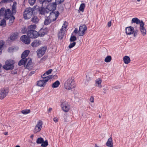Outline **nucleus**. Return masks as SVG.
<instances>
[{"label": "nucleus", "mask_w": 147, "mask_h": 147, "mask_svg": "<svg viewBox=\"0 0 147 147\" xmlns=\"http://www.w3.org/2000/svg\"><path fill=\"white\" fill-rule=\"evenodd\" d=\"M74 80V77L72 76L67 80L65 82L64 85L65 89L69 90L76 87L75 82Z\"/></svg>", "instance_id": "nucleus-1"}, {"label": "nucleus", "mask_w": 147, "mask_h": 147, "mask_svg": "<svg viewBox=\"0 0 147 147\" xmlns=\"http://www.w3.org/2000/svg\"><path fill=\"white\" fill-rule=\"evenodd\" d=\"M35 10L34 7L32 8L31 7L26 8L23 12V16L25 19H29L32 17L33 12Z\"/></svg>", "instance_id": "nucleus-2"}, {"label": "nucleus", "mask_w": 147, "mask_h": 147, "mask_svg": "<svg viewBox=\"0 0 147 147\" xmlns=\"http://www.w3.org/2000/svg\"><path fill=\"white\" fill-rule=\"evenodd\" d=\"M48 6L44 7L42 5L41 6H39L37 5H36L34 6V9L35 10L38 11L40 14L45 15L46 13H49V10L48 9Z\"/></svg>", "instance_id": "nucleus-3"}, {"label": "nucleus", "mask_w": 147, "mask_h": 147, "mask_svg": "<svg viewBox=\"0 0 147 147\" xmlns=\"http://www.w3.org/2000/svg\"><path fill=\"white\" fill-rule=\"evenodd\" d=\"M15 63V61L11 59L7 60L5 62V64L3 66L4 69L6 70H12L14 67V64Z\"/></svg>", "instance_id": "nucleus-4"}, {"label": "nucleus", "mask_w": 147, "mask_h": 147, "mask_svg": "<svg viewBox=\"0 0 147 147\" xmlns=\"http://www.w3.org/2000/svg\"><path fill=\"white\" fill-rule=\"evenodd\" d=\"M27 34L30 38L32 39H35L38 36V32L32 29L28 30Z\"/></svg>", "instance_id": "nucleus-5"}, {"label": "nucleus", "mask_w": 147, "mask_h": 147, "mask_svg": "<svg viewBox=\"0 0 147 147\" xmlns=\"http://www.w3.org/2000/svg\"><path fill=\"white\" fill-rule=\"evenodd\" d=\"M47 49L46 46L41 47L40 49L37 50L36 52L38 58L42 57L45 53Z\"/></svg>", "instance_id": "nucleus-6"}, {"label": "nucleus", "mask_w": 147, "mask_h": 147, "mask_svg": "<svg viewBox=\"0 0 147 147\" xmlns=\"http://www.w3.org/2000/svg\"><path fill=\"white\" fill-rule=\"evenodd\" d=\"M42 125V121L41 120H39L37 123L35 128L34 129V134H36L39 132L41 130Z\"/></svg>", "instance_id": "nucleus-7"}, {"label": "nucleus", "mask_w": 147, "mask_h": 147, "mask_svg": "<svg viewBox=\"0 0 147 147\" xmlns=\"http://www.w3.org/2000/svg\"><path fill=\"white\" fill-rule=\"evenodd\" d=\"M87 28L85 24L80 26L79 30V36H83L85 34V31L87 30Z\"/></svg>", "instance_id": "nucleus-8"}, {"label": "nucleus", "mask_w": 147, "mask_h": 147, "mask_svg": "<svg viewBox=\"0 0 147 147\" xmlns=\"http://www.w3.org/2000/svg\"><path fill=\"white\" fill-rule=\"evenodd\" d=\"M48 4V7H49V8L48 9L49 10V12L53 11H55L56 10L57 5L56 2L55 1L52 3V1H51V2L49 3Z\"/></svg>", "instance_id": "nucleus-9"}, {"label": "nucleus", "mask_w": 147, "mask_h": 147, "mask_svg": "<svg viewBox=\"0 0 147 147\" xmlns=\"http://www.w3.org/2000/svg\"><path fill=\"white\" fill-rule=\"evenodd\" d=\"M30 38L28 35H23L20 38L22 41L26 45H28L30 43L31 41Z\"/></svg>", "instance_id": "nucleus-10"}, {"label": "nucleus", "mask_w": 147, "mask_h": 147, "mask_svg": "<svg viewBox=\"0 0 147 147\" xmlns=\"http://www.w3.org/2000/svg\"><path fill=\"white\" fill-rule=\"evenodd\" d=\"M125 31L126 34L127 35L133 34L134 31V28L131 26L127 27L125 28Z\"/></svg>", "instance_id": "nucleus-11"}, {"label": "nucleus", "mask_w": 147, "mask_h": 147, "mask_svg": "<svg viewBox=\"0 0 147 147\" xmlns=\"http://www.w3.org/2000/svg\"><path fill=\"white\" fill-rule=\"evenodd\" d=\"M1 98L3 99L8 94L9 89L8 88H3L1 90Z\"/></svg>", "instance_id": "nucleus-12"}, {"label": "nucleus", "mask_w": 147, "mask_h": 147, "mask_svg": "<svg viewBox=\"0 0 147 147\" xmlns=\"http://www.w3.org/2000/svg\"><path fill=\"white\" fill-rule=\"evenodd\" d=\"M144 23L143 22H142L140 24V31L143 36H145L146 34V30L144 27Z\"/></svg>", "instance_id": "nucleus-13"}, {"label": "nucleus", "mask_w": 147, "mask_h": 147, "mask_svg": "<svg viewBox=\"0 0 147 147\" xmlns=\"http://www.w3.org/2000/svg\"><path fill=\"white\" fill-rule=\"evenodd\" d=\"M11 13V11L10 9H5L4 14V18L7 20L9 19L10 17Z\"/></svg>", "instance_id": "nucleus-14"}, {"label": "nucleus", "mask_w": 147, "mask_h": 147, "mask_svg": "<svg viewBox=\"0 0 147 147\" xmlns=\"http://www.w3.org/2000/svg\"><path fill=\"white\" fill-rule=\"evenodd\" d=\"M39 3L41 4L42 6L45 7L49 6V3L51 2V0H38Z\"/></svg>", "instance_id": "nucleus-15"}, {"label": "nucleus", "mask_w": 147, "mask_h": 147, "mask_svg": "<svg viewBox=\"0 0 147 147\" xmlns=\"http://www.w3.org/2000/svg\"><path fill=\"white\" fill-rule=\"evenodd\" d=\"M18 36V34L17 32L13 33L10 35L9 38H8L12 41H14L16 39Z\"/></svg>", "instance_id": "nucleus-16"}, {"label": "nucleus", "mask_w": 147, "mask_h": 147, "mask_svg": "<svg viewBox=\"0 0 147 147\" xmlns=\"http://www.w3.org/2000/svg\"><path fill=\"white\" fill-rule=\"evenodd\" d=\"M45 29L47 30L48 28L46 27L45 28L43 29L41 28L39 30L40 33H38V36L40 37H43L45 35L47 34L49 32L48 31H46L45 32H42V31L43 30H45Z\"/></svg>", "instance_id": "nucleus-17"}, {"label": "nucleus", "mask_w": 147, "mask_h": 147, "mask_svg": "<svg viewBox=\"0 0 147 147\" xmlns=\"http://www.w3.org/2000/svg\"><path fill=\"white\" fill-rule=\"evenodd\" d=\"M41 41L40 40H36L33 41L31 43V46L33 47H35L39 46Z\"/></svg>", "instance_id": "nucleus-18"}, {"label": "nucleus", "mask_w": 147, "mask_h": 147, "mask_svg": "<svg viewBox=\"0 0 147 147\" xmlns=\"http://www.w3.org/2000/svg\"><path fill=\"white\" fill-rule=\"evenodd\" d=\"M21 58L22 59L19 61L18 65L19 66L24 65V66L25 65H26V64L28 61V59L23 57Z\"/></svg>", "instance_id": "nucleus-19"}, {"label": "nucleus", "mask_w": 147, "mask_h": 147, "mask_svg": "<svg viewBox=\"0 0 147 147\" xmlns=\"http://www.w3.org/2000/svg\"><path fill=\"white\" fill-rule=\"evenodd\" d=\"M106 145L108 147H113L112 138L111 137H110L108 139Z\"/></svg>", "instance_id": "nucleus-20"}, {"label": "nucleus", "mask_w": 147, "mask_h": 147, "mask_svg": "<svg viewBox=\"0 0 147 147\" xmlns=\"http://www.w3.org/2000/svg\"><path fill=\"white\" fill-rule=\"evenodd\" d=\"M19 49L18 47L17 46H11L9 47L7 49V51L9 53L13 52L14 51L18 50Z\"/></svg>", "instance_id": "nucleus-21"}, {"label": "nucleus", "mask_w": 147, "mask_h": 147, "mask_svg": "<svg viewBox=\"0 0 147 147\" xmlns=\"http://www.w3.org/2000/svg\"><path fill=\"white\" fill-rule=\"evenodd\" d=\"M30 52V50H25L22 53L21 58H26Z\"/></svg>", "instance_id": "nucleus-22"}, {"label": "nucleus", "mask_w": 147, "mask_h": 147, "mask_svg": "<svg viewBox=\"0 0 147 147\" xmlns=\"http://www.w3.org/2000/svg\"><path fill=\"white\" fill-rule=\"evenodd\" d=\"M61 107L63 110L65 112H68L69 109V107H68L67 104L63 103L61 104Z\"/></svg>", "instance_id": "nucleus-23"}, {"label": "nucleus", "mask_w": 147, "mask_h": 147, "mask_svg": "<svg viewBox=\"0 0 147 147\" xmlns=\"http://www.w3.org/2000/svg\"><path fill=\"white\" fill-rule=\"evenodd\" d=\"M142 22H143L142 20L140 21V20L138 19L137 18H134L132 19L131 22L132 23H136L137 24H139L140 25V24Z\"/></svg>", "instance_id": "nucleus-24"}, {"label": "nucleus", "mask_w": 147, "mask_h": 147, "mask_svg": "<svg viewBox=\"0 0 147 147\" xmlns=\"http://www.w3.org/2000/svg\"><path fill=\"white\" fill-rule=\"evenodd\" d=\"M124 62L126 64H128L131 61L129 57L127 56H125L123 58Z\"/></svg>", "instance_id": "nucleus-25"}, {"label": "nucleus", "mask_w": 147, "mask_h": 147, "mask_svg": "<svg viewBox=\"0 0 147 147\" xmlns=\"http://www.w3.org/2000/svg\"><path fill=\"white\" fill-rule=\"evenodd\" d=\"M37 82V85L41 87H44L47 84L46 83L44 82L42 80L38 81Z\"/></svg>", "instance_id": "nucleus-26"}, {"label": "nucleus", "mask_w": 147, "mask_h": 147, "mask_svg": "<svg viewBox=\"0 0 147 147\" xmlns=\"http://www.w3.org/2000/svg\"><path fill=\"white\" fill-rule=\"evenodd\" d=\"M39 19L37 16H34L33 14V16L32 18L31 19V21L33 23L35 24H37L38 22Z\"/></svg>", "instance_id": "nucleus-27"}, {"label": "nucleus", "mask_w": 147, "mask_h": 147, "mask_svg": "<svg viewBox=\"0 0 147 147\" xmlns=\"http://www.w3.org/2000/svg\"><path fill=\"white\" fill-rule=\"evenodd\" d=\"M5 42L3 40H0V55L2 54L3 47L4 45Z\"/></svg>", "instance_id": "nucleus-28"}, {"label": "nucleus", "mask_w": 147, "mask_h": 147, "mask_svg": "<svg viewBox=\"0 0 147 147\" xmlns=\"http://www.w3.org/2000/svg\"><path fill=\"white\" fill-rule=\"evenodd\" d=\"M52 22V20L48 17H47L44 21V24L45 25H47Z\"/></svg>", "instance_id": "nucleus-29"}, {"label": "nucleus", "mask_w": 147, "mask_h": 147, "mask_svg": "<svg viewBox=\"0 0 147 147\" xmlns=\"http://www.w3.org/2000/svg\"><path fill=\"white\" fill-rule=\"evenodd\" d=\"M60 82L58 80H57L54 83H53L52 85V88H56L57 87L60 85Z\"/></svg>", "instance_id": "nucleus-30"}, {"label": "nucleus", "mask_w": 147, "mask_h": 147, "mask_svg": "<svg viewBox=\"0 0 147 147\" xmlns=\"http://www.w3.org/2000/svg\"><path fill=\"white\" fill-rule=\"evenodd\" d=\"M77 38L76 36L73 35V33L71 34V36L69 39L71 42H75V41L77 40Z\"/></svg>", "instance_id": "nucleus-31"}, {"label": "nucleus", "mask_w": 147, "mask_h": 147, "mask_svg": "<svg viewBox=\"0 0 147 147\" xmlns=\"http://www.w3.org/2000/svg\"><path fill=\"white\" fill-rule=\"evenodd\" d=\"M32 63V59H31L30 58V59L28 61L26 65H25L24 67L25 68H26L28 69H29V66Z\"/></svg>", "instance_id": "nucleus-32"}, {"label": "nucleus", "mask_w": 147, "mask_h": 147, "mask_svg": "<svg viewBox=\"0 0 147 147\" xmlns=\"http://www.w3.org/2000/svg\"><path fill=\"white\" fill-rule=\"evenodd\" d=\"M53 14H55V17H56V18H58V16L59 15V12L58 11H51V12L50 13V16L51 15H52Z\"/></svg>", "instance_id": "nucleus-33"}, {"label": "nucleus", "mask_w": 147, "mask_h": 147, "mask_svg": "<svg viewBox=\"0 0 147 147\" xmlns=\"http://www.w3.org/2000/svg\"><path fill=\"white\" fill-rule=\"evenodd\" d=\"M9 18V23H11L12 24L14 22V20L15 19V17L13 15L11 14Z\"/></svg>", "instance_id": "nucleus-34"}, {"label": "nucleus", "mask_w": 147, "mask_h": 147, "mask_svg": "<svg viewBox=\"0 0 147 147\" xmlns=\"http://www.w3.org/2000/svg\"><path fill=\"white\" fill-rule=\"evenodd\" d=\"M101 80L100 78L98 79L96 81V84H98V87L100 88L102 87V85L101 84Z\"/></svg>", "instance_id": "nucleus-35"}, {"label": "nucleus", "mask_w": 147, "mask_h": 147, "mask_svg": "<svg viewBox=\"0 0 147 147\" xmlns=\"http://www.w3.org/2000/svg\"><path fill=\"white\" fill-rule=\"evenodd\" d=\"M16 6H12L11 8V14L14 15L16 12Z\"/></svg>", "instance_id": "nucleus-36"}, {"label": "nucleus", "mask_w": 147, "mask_h": 147, "mask_svg": "<svg viewBox=\"0 0 147 147\" xmlns=\"http://www.w3.org/2000/svg\"><path fill=\"white\" fill-rule=\"evenodd\" d=\"M112 59L111 57V56H107L105 59V61L107 63L110 62Z\"/></svg>", "instance_id": "nucleus-37"}, {"label": "nucleus", "mask_w": 147, "mask_h": 147, "mask_svg": "<svg viewBox=\"0 0 147 147\" xmlns=\"http://www.w3.org/2000/svg\"><path fill=\"white\" fill-rule=\"evenodd\" d=\"M44 140L43 138L40 137L38 138L36 141V142L38 144H42Z\"/></svg>", "instance_id": "nucleus-38"}, {"label": "nucleus", "mask_w": 147, "mask_h": 147, "mask_svg": "<svg viewBox=\"0 0 147 147\" xmlns=\"http://www.w3.org/2000/svg\"><path fill=\"white\" fill-rule=\"evenodd\" d=\"M48 145V141L47 140H45V141L43 140V142L42 143L41 146L43 147H47Z\"/></svg>", "instance_id": "nucleus-39"}, {"label": "nucleus", "mask_w": 147, "mask_h": 147, "mask_svg": "<svg viewBox=\"0 0 147 147\" xmlns=\"http://www.w3.org/2000/svg\"><path fill=\"white\" fill-rule=\"evenodd\" d=\"M5 9L4 7H2L0 9V16H3L5 12Z\"/></svg>", "instance_id": "nucleus-40"}, {"label": "nucleus", "mask_w": 147, "mask_h": 147, "mask_svg": "<svg viewBox=\"0 0 147 147\" xmlns=\"http://www.w3.org/2000/svg\"><path fill=\"white\" fill-rule=\"evenodd\" d=\"M85 5L84 3H82L81 4L79 7V10L80 11L83 12L84 10Z\"/></svg>", "instance_id": "nucleus-41"}, {"label": "nucleus", "mask_w": 147, "mask_h": 147, "mask_svg": "<svg viewBox=\"0 0 147 147\" xmlns=\"http://www.w3.org/2000/svg\"><path fill=\"white\" fill-rule=\"evenodd\" d=\"M36 26L35 24L31 25L30 26H29L28 27V30H30V29H32L34 30H35L36 28Z\"/></svg>", "instance_id": "nucleus-42"}, {"label": "nucleus", "mask_w": 147, "mask_h": 147, "mask_svg": "<svg viewBox=\"0 0 147 147\" xmlns=\"http://www.w3.org/2000/svg\"><path fill=\"white\" fill-rule=\"evenodd\" d=\"M64 33L62 32H59L58 34V38L59 39L61 40L63 39L64 36Z\"/></svg>", "instance_id": "nucleus-43"}, {"label": "nucleus", "mask_w": 147, "mask_h": 147, "mask_svg": "<svg viewBox=\"0 0 147 147\" xmlns=\"http://www.w3.org/2000/svg\"><path fill=\"white\" fill-rule=\"evenodd\" d=\"M1 18H0V19ZM4 25H6V21L5 19H3L2 20L0 23V26H4Z\"/></svg>", "instance_id": "nucleus-44"}, {"label": "nucleus", "mask_w": 147, "mask_h": 147, "mask_svg": "<svg viewBox=\"0 0 147 147\" xmlns=\"http://www.w3.org/2000/svg\"><path fill=\"white\" fill-rule=\"evenodd\" d=\"M30 109H25L21 111V112L22 113L24 114H26L29 113L30 112Z\"/></svg>", "instance_id": "nucleus-45"}, {"label": "nucleus", "mask_w": 147, "mask_h": 147, "mask_svg": "<svg viewBox=\"0 0 147 147\" xmlns=\"http://www.w3.org/2000/svg\"><path fill=\"white\" fill-rule=\"evenodd\" d=\"M27 29L26 27H24L22 28L21 30V32L23 34H25L27 32Z\"/></svg>", "instance_id": "nucleus-46"}, {"label": "nucleus", "mask_w": 147, "mask_h": 147, "mask_svg": "<svg viewBox=\"0 0 147 147\" xmlns=\"http://www.w3.org/2000/svg\"><path fill=\"white\" fill-rule=\"evenodd\" d=\"M76 42H73L71 43L68 46L69 48L71 49L73 48L76 45Z\"/></svg>", "instance_id": "nucleus-47"}, {"label": "nucleus", "mask_w": 147, "mask_h": 147, "mask_svg": "<svg viewBox=\"0 0 147 147\" xmlns=\"http://www.w3.org/2000/svg\"><path fill=\"white\" fill-rule=\"evenodd\" d=\"M36 1V0H28V3L31 5H33Z\"/></svg>", "instance_id": "nucleus-48"}, {"label": "nucleus", "mask_w": 147, "mask_h": 147, "mask_svg": "<svg viewBox=\"0 0 147 147\" xmlns=\"http://www.w3.org/2000/svg\"><path fill=\"white\" fill-rule=\"evenodd\" d=\"M43 81H44V82L45 83H46V82H48L49 80L48 77L47 76V77H43Z\"/></svg>", "instance_id": "nucleus-49"}, {"label": "nucleus", "mask_w": 147, "mask_h": 147, "mask_svg": "<svg viewBox=\"0 0 147 147\" xmlns=\"http://www.w3.org/2000/svg\"><path fill=\"white\" fill-rule=\"evenodd\" d=\"M64 0H55V2H56L57 5H59L63 2Z\"/></svg>", "instance_id": "nucleus-50"}, {"label": "nucleus", "mask_w": 147, "mask_h": 147, "mask_svg": "<svg viewBox=\"0 0 147 147\" xmlns=\"http://www.w3.org/2000/svg\"><path fill=\"white\" fill-rule=\"evenodd\" d=\"M138 30H134V32L133 34H134V37H136L138 34Z\"/></svg>", "instance_id": "nucleus-51"}, {"label": "nucleus", "mask_w": 147, "mask_h": 147, "mask_svg": "<svg viewBox=\"0 0 147 147\" xmlns=\"http://www.w3.org/2000/svg\"><path fill=\"white\" fill-rule=\"evenodd\" d=\"M52 71L53 70L52 69H50L47 71H46L45 72V73L47 75H48L51 73Z\"/></svg>", "instance_id": "nucleus-52"}, {"label": "nucleus", "mask_w": 147, "mask_h": 147, "mask_svg": "<svg viewBox=\"0 0 147 147\" xmlns=\"http://www.w3.org/2000/svg\"><path fill=\"white\" fill-rule=\"evenodd\" d=\"M17 72L16 69H15L11 71V74H17Z\"/></svg>", "instance_id": "nucleus-53"}, {"label": "nucleus", "mask_w": 147, "mask_h": 147, "mask_svg": "<svg viewBox=\"0 0 147 147\" xmlns=\"http://www.w3.org/2000/svg\"><path fill=\"white\" fill-rule=\"evenodd\" d=\"M57 76L56 75H50L49 76H47L49 78V80L50 79H51L53 78V77L54 76Z\"/></svg>", "instance_id": "nucleus-54"}, {"label": "nucleus", "mask_w": 147, "mask_h": 147, "mask_svg": "<svg viewBox=\"0 0 147 147\" xmlns=\"http://www.w3.org/2000/svg\"><path fill=\"white\" fill-rule=\"evenodd\" d=\"M73 33H74L75 34L78 33L79 35V30L78 31V29L76 28L75 29V30Z\"/></svg>", "instance_id": "nucleus-55"}, {"label": "nucleus", "mask_w": 147, "mask_h": 147, "mask_svg": "<svg viewBox=\"0 0 147 147\" xmlns=\"http://www.w3.org/2000/svg\"><path fill=\"white\" fill-rule=\"evenodd\" d=\"M35 73V71H31L29 74V76H31L32 74H34Z\"/></svg>", "instance_id": "nucleus-56"}, {"label": "nucleus", "mask_w": 147, "mask_h": 147, "mask_svg": "<svg viewBox=\"0 0 147 147\" xmlns=\"http://www.w3.org/2000/svg\"><path fill=\"white\" fill-rule=\"evenodd\" d=\"M111 21H110L108 22V24H107V26H108V27H109L111 26Z\"/></svg>", "instance_id": "nucleus-57"}, {"label": "nucleus", "mask_w": 147, "mask_h": 147, "mask_svg": "<svg viewBox=\"0 0 147 147\" xmlns=\"http://www.w3.org/2000/svg\"><path fill=\"white\" fill-rule=\"evenodd\" d=\"M90 101L92 102H94V98L93 96H91L90 99Z\"/></svg>", "instance_id": "nucleus-58"}, {"label": "nucleus", "mask_w": 147, "mask_h": 147, "mask_svg": "<svg viewBox=\"0 0 147 147\" xmlns=\"http://www.w3.org/2000/svg\"><path fill=\"white\" fill-rule=\"evenodd\" d=\"M53 121L55 123H57L58 121V119L57 117H55L53 118Z\"/></svg>", "instance_id": "nucleus-59"}, {"label": "nucleus", "mask_w": 147, "mask_h": 147, "mask_svg": "<svg viewBox=\"0 0 147 147\" xmlns=\"http://www.w3.org/2000/svg\"><path fill=\"white\" fill-rule=\"evenodd\" d=\"M67 24V23L65 22L64 23V24L63 26V28H66V27H67V25H65V24Z\"/></svg>", "instance_id": "nucleus-60"}, {"label": "nucleus", "mask_w": 147, "mask_h": 147, "mask_svg": "<svg viewBox=\"0 0 147 147\" xmlns=\"http://www.w3.org/2000/svg\"><path fill=\"white\" fill-rule=\"evenodd\" d=\"M89 80L88 79H86L85 80V84L86 85H87L88 84Z\"/></svg>", "instance_id": "nucleus-61"}, {"label": "nucleus", "mask_w": 147, "mask_h": 147, "mask_svg": "<svg viewBox=\"0 0 147 147\" xmlns=\"http://www.w3.org/2000/svg\"><path fill=\"white\" fill-rule=\"evenodd\" d=\"M17 5V3L16 1H14L13 2V5L12 6H16Z\"/></svg>", "instance_id": "nucleus-62"}, {"label": "nucleus", "mask_w": 147, "mask_h": 147, "mask_svg": "<svg viewBox=\"0 0 147 147\" xmlns=\"http://www.w3.org/2000/svg\"><path fill=\"white\" fill-rule=\"evenodd\" d=\"M52 110V108H49L48 109V112H51V111Z\"/></svg>", "instance_id": "nucleus-63"}, {"label": "nucleus", "mask_w": 147, "mask_h": 147, "mask_svg": "<svg viewBox=\"0 0 147 147\" xmlns=\"http://www.w3.org/2000/svg\"><path fill=\"white\" fill-rule=\"evenodd\" d=\"M46 74L45 73L42 75L41 76L43 78V77H46L45 75Z\"/></svg>", "instance_id": "nucleus-64"}]
</instances>
